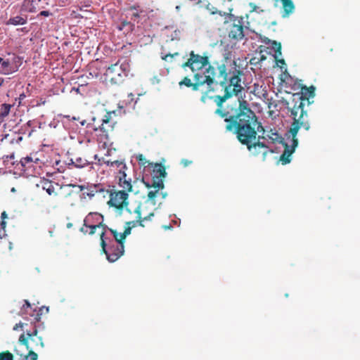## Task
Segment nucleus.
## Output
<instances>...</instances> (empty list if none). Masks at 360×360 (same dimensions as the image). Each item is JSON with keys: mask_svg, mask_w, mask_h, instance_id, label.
Segmentation results:
<instances>
[{"mask_svg": "<svg viewBox=\"0 0 360 360\" xmlns=\"http://www.w3.org/2000/svg\"><path fill=\"white\" fill-rule=\"evenodd\" d=\"M212 14H216L218 13L220 16H223V14L221 11H211ZM225 15V13H224V15Z\"/></svg>", "mask_w": 360, "mask_h": 360, "instance_id": "de8ad7c7", "label": "nucleus"}, {"mask_svg": "<svg viewBox=\"0 0 360 360\" xmlns=\"http://www.w3.org/2000/svg\"><path fill=\"white\" fill-rule=\"evenodd\" d=\"M192 163V161L191 160H188L187 159H182L181 160V164L184 167H188V165H190Z\"/></svg>", "mask_w": 360, "mask_h": 360, "instance_id": "ea45409f", "label": "nucleus"}, {"mask_svg": "<svg viewBox=\"0 0 360 360\" xmlns=\"http://www.w3.org/2000/svg\"><path fill=\"white\" fill-rule=\"evenodd\" d=\"M255 59V58L251 59V60H250L251 64H255L256 63L255 62H254Z\"/></svg>", "mask_w": 360, "mask_h": 360, "instance_id": "5fc2aeb1", "label": "nucleus"}, {"mask_svg": "<svg viewBox=\"0 0 360 360\" xmlns=\"http://www.w3.org/2000/svg\"><path fill=\"white\" fill-rule=\"evenodd\" d=\"M278 62L282 64L285 63V60L283 59L279 60Z\"/></svg>", "mask_w": 360, "mask_h": 360, "instance_id": "603ef678", "label": "nucleus"}, {"mask_svg": "<svg viewBox=\"0 0 360 360\" xmlns=\"http://www.w3.org/2000/svg\"><path fill=\"white\" fill-rule=\"evenodd\" d=\"M25 304L20 310V315L25 319L30 321L32 328L26 329L18 338V344L25 346L27 350H38L44 347V343L41 336H38L37 323L40 321L42 309L37 310L34 309L30 303L24 300Z\"/></svg>", "mask_w": 360, "mask_h": 360, "instance_id": "20e7f679", "label": "nucleus"}, {"mask_svg": "<svg viewBox=\"0 0 360 360\" xmlns=\"http://www.w3.org/2000/svg\"><path fill=\"white\" fill-rule=\"evenodd\" d=\"M71 226H72V224H70V223L68 224V228H70V227H71Z\"/></svg>", "mask_w": 360, "mask_h": 360, "instance_id": "6e6d98bb", "label": "nucleus"}, {"mask_svg": "<svg viewBox=\"0 0 360 360\" xmlns=\"http://www.w3.org/2000/svg\"><path fill=\"white\" fill-rule=\"evenodd\" d=\"M125 28L127 29V32H132L134 29V24H133L130 21L123 20L121 21L120 25L118 27V29L120 30H123Z\"/></svg>", "mask_w": 360, "mask_h": 360, "instance_id": "bb28decb", "label": "nucleus"}, {"mask_svg": "<svg viewBox=\"0 0 360 360\" xmlns=\"http://www.w3.org/2000/svg\"><path fill=\"white\" fill-rule=\"evenodd\" d=\"M136 219L135 221H127L126 223V225L130 226L131 229H132V228H134L136 226H141V227H144L145 226V224H144V222H143V219H139L136 217Z\"/></svg>", "mask_w": 360, "mask_h": 360, "instance_id": "7c9ffc66", "label": "nucleus"}, {"mask_svg": "<svg viewBox=\"0 0 360 360\" xmlns=\"http://www.w3.org/2000/svg\"><path fill=\"white\" fill-rule=\"evenodd\" d=\"M112 112H108L104 117L103 118V122L99 126V131L103 133V136L105 138H108L109 133L113 131L115 122L111 119Z\"/></svg>", "mask_w": 360, "mask_h": 360, "instance_id": "2eb2a0df", "label": "nucleus"}, {"mask_svg": "<svg viewBox=\"0 0 360 360\" xmlns=\"http://www.w3.org/2000/svg\"><path fill=\"white\" fill-rule=\"evenodd\" d=\"M101 246L102 248L101 251L105 254L107 259L110 262H115L121 257L124 252V245L117 244L113 240L108 237L102 238Z\"/></svg>", "mask_w": 360, "mask_h": 360, "instance_id": "0eeeda50", "label": "nucleus"}, {"mask_svg": "<svg viewBox=\"0 0 360 360\" xmlns=\"http://www.w3.org/2000/svg\"><path fill=\"white\" fill-rule=\"evenodd\" d=\"M190 57L183 65V68H190L193 72L200 70L209 63L208 57L196 54L193 51H191Z\"/></svg>", "mask_w": 360, "mask_h": 360, "instance_id": "9b49d317", "label": "nucleus"}, {"mask_svg": "<svg viewBox=\"0 0 360 360\" xmlns=\"http://www.w3.org/2000/svg\"><path fill=\"white\" fill-rule=\"evenodd\" d=\"M159 195H161V196H162V199H165V198L167 197V193L166 192H163V191H162V190H161V191H160V194H159Z\"/></svg>", "mask_w": 360, "mask_h": 360, "instance_id": "49530a36", "label": "nucleus"}, {"mask_svg": "<svg viewBox=\"0 0 360 360\" xmlns=\"http://www.w3.org/2000/svg\"><path fill=\"white\" fill-rule=\"evenodd\" d=\"M315 96V87L311 86L307 87L302 86L301 87V92L294 94L292 96L290 101H286L287 108L290 112V117L292 119L293 131L303 128L306 131H309L311 128V124L309 120L308 110L306 109V105L308 107L314 101Z\"/></svg>", "mask_w": 360, "mask_h": 360, "instance_id": "7ed1b4c3", "label": "nucleus"}, {"mask_svg": "<svg viewBox=\"0 0 360 360\" xmlns=\"http://www.w3.org/2000/svg\"><path fill=\"white\" fill-rule=\"evenodd\" d=\"M51 15V13L48 11H42L39 13V15L48 17Z\"/></svg>", "mask_w": 360, "mask_h": 360, "instance_id": "37998d69", "label": "nucleus"}, {"mask_svg": "<svg viewBox=\"0 0 360 360\" xmlns=\"http://www.w3.org/2000/svg\"><path fill=\"white\" fill-rule=\"evenodd\" d=\"M145 184L148 188H152L148 193V200L150 201L153 205H155V198L159 196L160 191L165 188L164 182L158 181V182H152L151 184L145 183L143 180L141 181Z\"/></svg>", "mask_w": 360, "mask_h": 360, "instance_id": "4468645a", "label": "nucleus"}, {"mask_svg": "<svg viewBox=\"0 0 360 360\" xmlns=\"http://www.w3.org/2000/svg\"><path fill=\"white\" fill-rule=\"evenodd\" d=\"M18 67H13L8 60H4L0 57V74L9 75L17 71Z\"/></svg>", "mask_w": 360, "mask_h": 360, "instance_id": "412c9836", "label": "nucleus"}, {"mask_svg": "<svg viewBox=\"0 0 360 360\" xmlns=\"http://www.w3.org/2000/svg\"><path fill=\"white\" fill-rule=\"evenodd\" d=\"M116 179H117L118 185L120 188H122V191H126L127 193H138V191L134 190V185L132 184L131 179L128 176L126 173V170L117 172Z\"/></svg>", "mask_w": 360, "mask_h": 360, "instance_id": "ddd939ff", "label": "nucleus"}, {"mask_svg": "<svg viewBox=\"0 0 360 360\" xmlns=\"http://www.w3.org/2000/svg\"><path fill=\"white\" fill-rule=\"evenodd\" d=\"M212 84L216 80V85L221 88V94H217L216 89L209 86V88L202 92L200 101L205 104L212 100L217 105L214 114L223 118L226 124L236 122L242 114L249 110L248 103L240 101L239 98L233 103H227L233 95H238L243 89L241 85V76L243 75L240 70L234 68L233 71L227 72L224 63L217 64V68L212 65Z\"/></svg>", "mask_w": 360, "mask_h": 360, "instance_id": "f257e3e1", "label": "nucleus"}, {"mask_svg": "<svg viewBox=\"0 0 360 360\" xmlns=\"http://www.w3.org/2000/svg\"><path fill=\"white\" fill-rule=\"evenodd\" d=\"M105 163L107 165V166L111 167L112 166V161L108 160L105 161Z\"/></svg>", "mask_w": 360, "mask_h": 360, "instance_id": "09e8293b", "label": "nucleus"}, {"mask_svg": "<svg viewBox=\"0 0 360 360\" xmlns=\"http://www.w3.org/2000/svg\"><path fill=\"white\" fill-rule=\"evenodd\" d=\"M25 98H26V95L25 94V93H22V94H20L19 95V98H19V101H19V103H21V101H22V100H24Z\"/></svg>", "mask_w": 360, "mask_h": 360, "instance_id": "c03bdc74", "label": "nucleus"}, {"mask_svg": "<svg viewBox=\"0 0 360 360\" xmlns=\"http://www.w3.org/2000/svg\"><path fill=\"white\" fill-rule=\"evenodd\" d=\"M110 231V233L114 237L115 240H114L115 243H116L117 244H119V245H124V243L125 240H120V236L121 235L122 233H118L116 230L110 229V228H108V226H107V229H106V231Z\"/></svg>", "mask_w": 360, "mask_h": 360, "instance_id": "cd10ccee", "label": "nucleus"}, {"mask_svg": "<svg viewBox=\"0 0 360 360\" xmlns=\"http://www.w3.org/2000/svg\"><path fill=\"white\" fill-rule=\"evenodd\" d=\"M272 49L278 55H281V44L276 41H272Z\"/></svg>", "mask_w": 360, "mask_h": 360, "instance_id": "f704fd0d", "label": "nucleus"}, {"mask_svg": "<svg viewBox=\"0 0 360 360\" xmlns=\"http://www.w3.org/2000/svg\"><path fill=\"white\" fill-rule=\"evenodd\" d=\"M111 167L115 168L118 170L117 172L127 169V167L123 161L114 160L112 161V166Z\"/></svg>", "mask_w": 360, "mask_h": 360, "instance_id": "c756f323", "label": "nucleus"}, {"mask_svg": "<svg viewBox=\"0 0 360 360\" xmlns=\"http://www.w3.org/2000/svg\"><path fill=\"white\" fill-rule=\"evenodd\" d=\"M70 162L72 165H73L75 167L77 168H83L86 166L90 165L91 162L82 156L75 157L74 158H71Z\"/></svg>", "mask_w": 360, "mask_h": 360, "instance_id": "5701e85b", "label": "nucleus"}, {"mask_svg": "<svg viewBox=\"0 0 360 360\" xmlns=\"http://www.w3.org/2000/svg\"><path fill=\"white\" fill-rule=\"evenodd\" d=\"M131 229L130 226L126 225L124 232L120 236V240H125L126 237L131 233Z\"/></svg>", "mask_w": 360, "mask_h": 360, "instance_id": "72a5a7b5", "label": "nucleus"}, {"mask_svg": "<svg viewBox=\"0 0 360 360\" xmlns=\"http://www.w3.org/2000/svg\"><path fill=\"white\" fill-rule=\"evenodd\" d=\"M243 18H235L229 31V37L236 41L242 40L245 37Z\"/></svg>", "mask_w": 360, "mask_h": 360, "instance_id": "f8f14e48", "label": "nucleus"}, {"mask_svg": "<svg viewBox=\"0 0 360 360\" xmlns=\"http://www.w3.org/2000/svg\"><path fill=\"white\" fill-rule=\"evenodd\" d=\"M13 107V105L4 103L0 107V120H4L5 117H6Z\"/></svg>", "mask_w": 360, "mask_h": 360, "instance_id": "a878e982", "label": "nucleus"}, {"mask_svg": "<svg viewBox=\"0 0 360 360\" xmlns=\"http://www.w3.org/2000/svg\"><path fill=\"white\" fill-rule=\"evenodd\" d=\"M166 175L165 165L161 163H156L153 169L152 182H158V181L164 182Z\"/></svg>", "mask_w": 360, "mask_h": 360, "instance_id": "6ab92c4d", "label": "nucleus"}, {"mask_svg": "<svg viewBox=\"0 0 360 360\" xmlns=\"http://www.w3.org/2000/svg\"><path fill=\"white\" fill-rule=\"evenodd\" d=\"M41 0H38V2H41Z\"/></svg>", "mask_w": 360, "mask_h": 360, "instance_id": "13d9d810", "label": "nucleus"}, {"mask_svg": "<svg viewBox=\"0 0 360 360\" xmlns=\"http://www.w3.org/2000/svg\"><path fill=\"white\" fill-rule=\"evenodd\" d=\"M0 360H13V355L9 351L0 352Z\"/></svg>", "mask_w": 360, "mask_h": 360, "instance_id": "2f4dec72", "label": "nucleus"}, {"mask_svg": "<svg viewBox=\"0 0 360 360\" xmlns=\"http://www.w3.org/2000/svg\"><path fill=\"white\" fill-rule=\"evenodd\" d=\"M28 353L27 354H24L22 352H20L19 349L15 347L14 349V352L17 355L22 357V360H37L38 355L36 352L32 350H27Z\"/></svg>", "mask_w": 360, "mask_h": 360, "instance_id": "393cba45", "label": "nucleus"}, {"mask_svg": "<svg viewBox=\"0 0 360 360\" xmlns=\"http://www.w3.org/2000/svg\"><path fill=\"white\" fill-rule=\"evenodd\" d=\"M138 8H139V6L136 7V6H133L129 8V11H131L130 18L134 22L137 21V20L139 18L140 13L141 12V11L139 10Z\"/></svg>", "mask_w": 360, "mask_h": 360, "instance_id": "c85d7f7f", "label": "nucleus"}, {"mask_svg": "<svg viewBox=\"0 0 360 360\" xmlns=\"http://www.w3.org/2000/svg\"><path fill=\"white\" fill-rule=\"evenodd\" d=\"M14 60H15V63H17V62H20V58L19 57H15V58H14Z\"/></svg>", "mask_w": 360, "mask_h": 360, "instance_id": "3c124183", "label": "nucleus"}, {"mask_svg": "<svg viewBox=\"0 0 360 360\" xmlns=\"http://www.w3.org/2000/svg\"><path fill=\"white\" fill-rule=\"evenodd\" d=\"M249 6L250 8V12H257L258 7L255 3L250 2Z\"/></svg>", "mask_w": 360, "mask_h": 360, "instance_id": "a19ab883", "label": "nucleus"}, {"mask_svg": "<svg viewBox=\"0 0 360 360\" xmlns=\"http://www.w3.org/2000/svg\"><path fill=\"white\" fill-rule=\"evenodd\" d=\"M293 123H292L290 129L288 131L286 136H288V139L291 137L290 143H285L283 141H280L284 147V151L280 156L279 161L281 162L282 165H285L290 162L291 155L295 152L296 147L298 145V139L297 138L299 129L293 131Z\"/></svg>", "mask_w": 360, "mask_h": 360, "instance_id": "6e6552de", "label": "nucleus"}, {"mask_svg": "<svg viewBox=\"0 0 360 360\" xmlns=\"http://www.w3.org/2000/svg\"><path fill=\"white\" fill-rule=\"evenodd\" d=\"M49 233L50 237L53 236V230H49Z\"/></svg>", "mask_w": 360, "mask_h": 360, "instance_id": "8fccbe9b", "label": "nucleus"}, {"mask_svg": "<svg viewBox=\"0 0 360 360\" xmlns=\"http://www.w3.org/2000/svg\"><path fill=\"white\" fill-rule=\"evenodd\" d=\"M103 216L96 212H90L84 219L83 226L90 225H98L101 226H106L103 223Z\"/></svg>", "mask_w": 360, "mask_h": 360, "instance_id": "a211bd4d", "label": "nucleus"}, {"mask_svg": "<svg viewBox=\"0 0 360 360\" xmlns=\"http://www.w3.org/2000/svg\"><path fill=\"white\" fill-rule=\"evenodd\" d=\"M19 165V169L24 172L33 175L38 174L39 169H41L43 162L37 157V153H31L30 155L21 158Z\"/></svg>", "mask_w": 360, "mask_h": 360, "instance_id": "1a4fd4ad", "label": "nucleus"}, {"mask_svg": "<svg viewBox=\"0 0 360 360\" xmlns=\"http://www.w3.org/2000/svg\"><path fill=\"white\" fill-rule=\"evenodd\" d=\"M87 195L90 197H93L94 195V193H87Z\"/></svg>", "mask_w": 360, "mask_h": 360, "instance_id": "864d4df0", "label": "nucleus"}, {"mask_svg": "<svg viewBox=\"0 0 360 360\" xmlns=\"http://www.w3.org/2000/svg\"><path fill=\"white\" fill-rule=\"evenodd\" d=\"M6 221H0V238H3L6 236Z\"/></svg>", "mask_w": 360, "mask_h": 360, "instance_id": "c9c22d12", "label": "nucleus"}, {"mask_svg": "<svg viewBox=\"0 0 360 360\" xmlns=\"http://www.w3.org/2000/svg\"><path fill=\"white\" fill-rule=\"evenodd\" d=\"M38 4L35 0H24L22 3L20 12L22 13H35L39 9Z\"/></svg>", "mask_w": 360, "mask_h": 360, "instance_id": "aec40b11", "label": "nucleus"}, {"mask_svg": "<svg viewBox=\"0 0 360 360\" xmlns=\"http://www.w3.org/2000/svg\"><path fill=\"white\" fill-rule=\"evenodd\" d=\"M225 129L227 131L236 134L238 141L242 145L246 146L252 155H262L264 160L268 153H273L266 143L260 141V139H264V136H258L257 139V133L264 134V129L251 109L246 110L245 114H242L236 122L226 124Z\"/></svg>", "mask_w": 360, "mask_h": 360, "instance_id": "f03ea898", "label": "nucleus"}, {"mask_svg": "<svg viewBox=\"0 0 360 360\" xmlns=\"http://www.w3.org/2000/svg\"><path fill=\"white\" fill-rule=\"evenodd\" d=\"M128 193L126 191H117L112 189L110 191V200L108 204L110 207H115L119 211H122L129 205Z\"/></svg>", "mask_w": 360, "mask_h": 360, "instance_id": "9d476101", "label": "nucleus"}, {"mask_svg": "<svg viewBox=\"0 0 360 360\" xmlns=\"http://www.w3.org/2000/svg\"><path fill=\"white\" fill-rule=\"evenodd\" d=\"M269 138L272 140V142L277 141L280 139L279 134L277 132H272L271 135H268Z\"/></svg>", "mask_w": 360, "mask_h": 360, "instance_id": "4c0bfd02", "label": "nucleus"}, {"mask_svg": "<svg viewBox=\"0 0 360 360\" xmlns=\"http://www.w3.org/2000/svg\"><path fill=\"white\" fill-rule=\"evenodd\" d=\"M41 187L44 190H45L47 193L50 195H56L55 185H57L56 183L44 179L41 181Z\"/></svg>", "mask_w": 360, "mask_h": 360, "instance_id": "4be33fe9", "label": "nucleus"}, {"mask_svg": "<svg viewBox=\"0 0 360 360\" xmlns=\"http://www.w3.org/2000/svg\"><path fill=\"white\" fill-rule=\"evenodd\" d=\"M129 71L130 65L128 62L118 60L106 70L105 75L112 84L118 85L124 82Z\"/></svg>", "mask_w": 360, "mask_h": 360, "instance_id": "39448f33", "label": "nucleus"}, {"mask_svg": "<svg viewBox=\"0 0 360 360\" xmlns=\"http://www.w3.org/2000/svg\"><path fill=\"white\" fill-rule=\"evenodd\" d=\"M23 319L25 320V321H24V322H20V323H16V324L14 326V327H13V330H18V328H21V329H22V330H23L24 331L26 330V329H25V327H27V326H28V325H29L28 322H29L30 321H27V319H25L24 318H23Z\"/></svg>", "mask_w": 360, "mask_h": 360, "instance_id": "473e14b6", "label": "nucleus"}, {"mask_svg": "<svg viewBox=\"0 0 360 360\" xmlns=\"http://www.w3.org/2000/svg\"><path fill=\"white\" fill-rule=\"evenodd\" d=\"M14 159V154H11V155H4L3 157V160H4V162H6L7 161H8L9 160H13Z\"/></svg>", "mask_w": 360, "mask_h": 360, "instance_id": "79ce46f5", "label": "nucleus"}, {"mask_svg": "<svg viewBox=\"0 0 360 360\" xmlns=\"http://www.w3.org/2000/svg\"><path fill=\"white\" fill-rule=\"evenodd\" d=\"M179 53L178 52H175L174 53H168V54H166L165 56H162V59L164 60H169V58L170 60H172V59L175 57V56H179Z\"/></svg>", "mask_w": 360, "mask_h": 360, "instance_id": "e433bc0d", "label": "nucleus"}, {"mask_svg": "<svg viewBox=\"0 0 360 360\" xmlns=\"http://www.w3.org/2000/svg\"><path fill=\"white\" fill-rule=\"evenodd\" d=\"M212 65H209L205 72V75L196 73L194 75L195 82H192L191 79L188 77H185L181 81L179 82L180 86H186L191 87L193 91H197L199 87L205 84L208 86L212 84V79L214 76L212 75Z\"/></svg>", "mask_w": 360, "mask_h": 360, "instance_id": "423d86ee", "label": "nucleus"}, {"mask_svg": "<svg viewBox=\"0 0 360 360\" xmlns=\"http://www.w3.org/2000/svg\"><path fill=\"white\" fill-rule=\"evenodd\" d=\"M136 214V218L143 219V222L150 221L152 217H154L153 211L148 212L147 210V202L139 204L134 210Z\"/></svg>", "mask_w": 360, "mask_h": 360, "instance_id": "dca6fc26", "label": "nucleus"}, {"mask_svg": "<svg viewBox=\"0 0 360 360\" xmlns=\"http://www.w3.org/2000/svg\"><path fill=\"white\" fill-rule=\"evenodd\" d=\"M264 58H265V57L262 56V60H263V59H264Z\"/></svg>", "mask_w": 360, "mask_h": 360, "instance_id": "4d7b16f0", "label": "nucleus"}, {"mask_svg": "<svg viewBox=\"0 0 360 360\" xmlns=\"http://www.w3.org/2000/svg\"><path fill=\"white\" fill-rule=\"evenodd\" d=\"M136 159L138 160V161L141 163L142 165H145L146 162V158L142 154H139V155H137L136 157Z\"/></svg>", "mask_w": 360, "mask_h": 360, "instance_id": "58836bf2", "label": "nucleus"}, {"mask_svg": "<svg viewBox=\"0 0 360 360\" xmlns=\"http://www.w3.org/2000/svg\"><path fill=\"white\" fill-rule=\"evenodd\" d=\"M106 229L107 226H101L98 225H90L82 226L80 229V231L84 234H89L90 236L94 235L96 230H98L101 242L102 241V238H106L108 236H106Z\"/></svg>", "mask_w": 360, "mask_h": 360, "instance_id": "f3484780", "label": "nucleus"}, {"mask_svg": "<svg viewBox=\"0 0 360 360\" xmlns=\"http://www.w3.org/2000/svg\"><path fill=\"white\" fill-rule=\"evenodd\" d=\"M27 22V15H22V13H21V15H17L15 17L11 18L7 22L6 25H25Z\"/></svg>", "mask_w": 360, "mask_h": 360, "instance_id": "b1692460", "label": "nucleus"}, {"mask_svg": "<svg viewBox=\"0 0 360 360\" xmlns=\"http://www.w3.org/2000/svg\"><path fill=\"white\" fill-rule=\"evenodd\" d=\"M7 217H8V215H7L6 211H4L1 214V221H4L5 219H6Z\"/></svg>", "mask_w": 360, "mask_h": 360, "instance_id": "a18cd8bd", "label": "nucleus"}]
</instances>
